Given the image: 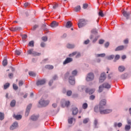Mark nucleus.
Here are the masks:
<instances>
[{
	"label": "nucleus",
	"instance_id": "obj_1",
	"mask_svg": "<svg viewBox=\"0 0 131 131\" xmlns=\"http://www.w3.org/2000/svg\"><path fill=\"white\" fill-rule=\"evenodd\" d=\"M77 75V71L75 70L72 72V76H70L69 78V83L72 85L75 84V79L74 78V76H76Z\"/></svg>",
	"mask_w": 131,
	"mask_h": 131
},
{
	"label": "nucleus",
	"instance_id": "obj_2",
	"mask_svg": "<svg viewBox=\"0 0 131 131\" xmlns=\"http://www.w3.org/2000/svg\"><path fill=\"white\" fill-rule=\"evenodd\" d=\"M99 112L100 114H108L112 112V110L111 109L104 110V107L100 106L99 107Z\"/></svg>",
	"mask_w": 131,
	"mask_h": 131
},
{
	"label": "nucleus",
	"instance_id": "obj_3",
	"mask_svg": "<svg viewBox=\"0 0 131 131\" xmlns=\"http://www.w3.org/2000/svg\"><path fill=\"white\" fill-rule=\"evenodd\" d=\"M28 55H32L33 57H36V56H40L41 54L40 53H38L37 52L33 51V49H29L27 51Z\"/></svg>",
	"mask_w": 131,
	"mask_h": 131
},
{
	"label": "nucleus",
	"instance_id": "obj_4",
	"mask_svg": "<svg viewBox=\"0 0 131 131\" xmlns=\"http://www.w3.org/2000/svg\"><path fill=\"white\" fill-rule=\"evenodd\" d=\"M39 105L42 106V107H46V106H48V105H49V104H50V101H49V100H47V101L40 100L39 102Z\"/></svg>",
	"mask_w": 131,
	"mask_h": 131
},
{
	"label": "nucleus",
	"instance_id": "obj_5",
	"mask_svg": "<svg viewBox=\"0 0 131 131\" xmlns=\"http://www.w3.org/2000/svg\"><path fill=\"white\" fill-rule=\"evenodd\" d=\"M86 25V23L85 20L80 19L79 20V23L78 24V26L79 28H81V27H83L85 25Z\"/></svg>",
	"mask_w": 131,
	"mask_h": 131
},
{
	"label": "nucleus",
	"instance_id": "obj_6",
	"mask_svg": "<svg viewBox=\"0 0 131 131\" xmlns=\"http://www.w3.org/2000/svg\"><path fill=\"white\" fill-rule=\"evenodd\" d=\"M94 74L90 73L89 74H88L86 78V80L87 81H92V80H93V79H94Z\"/></svg>",
	"mask_w": 131,
	"mask_h": 131
},
{
	"label": "nucleus",
	"instance_id": "obj_7",
	"mask_svg": "<svg viewBox=\"0 0 131 131\" xmlns=\"http://www.w3.org/2000/svg\"><path fill=\"white\" fill-rule=\"evenodd\" d=\"M105 79H106V74H105V73H102L101 74L99 78V82L102 83V82H103Z\"/></svg>",
	"mask_w": 131,
	"mask_h": 131
},
{
	"label": "nucleus",
	"instance_id": "obj_8",
	"mask_svg": "<svg viewBox=\"0 0 131 131\" xmlns=\"http://www.w3.org/2000/svg\"><path fill=\"white\" fill-rule=\"evenodd\" d=\"M95 91H96L95 89H92L90 90L89 89V88H86L85 89V93L89 94V95H93V94H94Z\"/></svg>",
	"mask_w": 131,
	"mask_h": 131
},
{
	"label": "nucleus",
	"instance_id": "obj_9",
	"mask_svg": "<svg viewBox=\"0 0 131 131\" xmlns=\"http://www.w3.org/2000/svg\"><path fill=\"white\" fill-rule=\"evenodd\" d=\"M46 83V80L45 79H41V80H38L36 84L37 85H43Z\"/></svg>",
	"mask_w": 131,
	"mask_h": 131
},
{
	"label": "nucleus",
	"instance_id": "obj_10",
	"mask_svg": "<svg viewBox=\"0 0 131 131\" xmlns=\"http://www.w3.org/2000/svg\"><path fill=\"white\" fill-rule=\"evenodd\" d=\"M72 61H73V59L72 58L68 57L63 61V65H66V64H68V63H70Z\"/></svg>",
	"mask_w": 131,
	"mask_h": 131
},
{
	"label": "nucleus",
	"instance_id": "obj_11",
	"mask_svg": "<svg viewBox=\"0 0 131 131\" xmlns=\"http://www.w3.org/2000/svg\"><path fill=\"white\" fill-rule=\"evenodd\" d=\"M32 106V105L31 104L28 105L26 109V113H25L26 116H28V115H29V112H30V109H31Z\"/></svg>",
	"mask_w": 131,
	"mask_h": 131
},
{
	"label": "nucleus",
	"instance_id": "obj_12",
	"mask_svg": "<svg viewBox=\"0 0 131 131\" xmlns=\"http://www.w3.org/2000/svg\"><path fill=\"white\" fill-rule=\"evenodd\" d=\"M130 12H127L125 11L123 12V15L124 17H125L126 19H128V17H129V15H130Z\"/></svg>",
	"mask_w": 131,
	"mask_h": 131
},
{
	"label": "nucleus",
	"instance_id": "obj_13",
	"mask_svg": "<svg viewBox=\"0 0 131 131\" xmlns=\"http://www.w3.org/2000/svg\"><path fill=\"white\" fill-rule=\"evenodd\" d=\"M106 100L103 99V100H101L100 102L99 108H100V107H104L103 106H105V105H106Z\"/></svg>",
	"mask_w": 131,
	"mask_h": 131
},
{
	"label": "nucleus",
	"instance_id": "obj_14",
	"mask_svg": "<svg viewBox=\"0 0 131 131\" xmlns=\"http://www.w3.org/2000/svg\"><path fill=\"white\" fill-rule=\"evenodd\" d=\"M18 126V123L17 122H15L13 123L12 125L10 127V129L13 130L15 129L16 127Z\"/></svg>",
	"mask_w": 131,
	"mask_h": 131
},
{
	"label": "nucleus",
	"instance_id": "obj_15",
	"mask_svg": "<svg viewBox=\"0 0 131 131\" xmlns=\"http://www.w3.org/2000/svg\"><path fill=\"white\" fill-rule=\"evenodd\" d=\"M80 10H81L80 5H78L74 8V12H80Z\"/></svg>",
	"mask_w": 131,
	"mask_h": 131
},
{
	"label": "nucleus",
	"instance_id": "obj_16",
	"mask_svg": "<svg viewBox=\"0 0 131 131\" xmlns=\"http://www.w3.org/2000/svg\"><path fill=\"white\" fill-rule=\"evenodd\" d=\"M103 88H105V89H110L111 88V85L108 83H104L102 84Z\"/></svg>",
	"mask_w": 131,
	"mask_h": 131
},
{
	"label": "nucleus",
	"instance_id": "obj_17",
	"mask_svg": "<svg viewBox=\"0 0 131 131\" xmlns=\"http://www.w3.org/2000/svg\"><path fill=\"white\" fill-rule=\"evenodd\" d=\"M58 23H57V21H53L51 24V27L54 28V27H57V26H58Z\"/></svg>",
	"mask_w": 131,
	"mask_h": 131
},
{
	"label": "nucleus",
	"instance_id": "obj_18",
	"mask_svg": "<svg viewBox=\"0 0 131 131\" xmlns=\"http://www.w3.org/2000/svg\"><path fill=\"white\" fill-rule=\"evenodd\" d=\"M38 116H32L31 117V120H33V121H35L36 120H37V119H38Z\"/></svg>",
	"mask_w": 131,
	"mask_h": 131
},
{
	"label": "nucleus",
	"instance_id": "obj_19",
	"mask_svg": "<svg viewBox=\"0 0 131 131\" xmlns=\"http://www.w3.org/2000/svg\"><path fill=\"white\" fill-rule=\"evenodd\" d=\"M114 126L115 127H117V126H118V127H121L122 126V123H118L117 124V123L115 122L114 124Z\"/></svg>",
	"mask_w": 131,
	"mask_h": 131
},
{
	"label": "nucleus",
	"instance_id": "obj_20",
	"mask_svg": "<svg viewBox=\"0 0 131 131\" xmlns=\"http://www.w3.org/2000/svg\"><path fill=\"white\" fill-rule=\"evenodd\" d=\"M78 113V108H74L73 110V115H76Z\"/></svg>",
	"mask_w": 131,
	"mask_h": 131
},
{
	"label": "nucleus",
	"instance_id": "obj_21",
	"mask_svg": "<svg viewBox=\"0 0 131 131\" xmlns=\"http://www.w3.org/2000/svg\"><path fill=\"white\" fill-rule=\"evenodd\" d=\"M66 27H67V28H70V27H72V23H71V21H68Z\"/></svg>",
	"mask_w": 131,
	"mask_h": 131
},
{
	"label": "nucleus",
	"instance_id": "obj_22",
	"mask_svg": "<svg viewBox=\"0 0 131 131\" xmlns=\"http://www.w3.org/2000/svg\"><path fill=\"white\" fill-rule=\"evenodd\" d=\"M14 117L17 120H20V119L22 118V116H21V115H14Z\"/></svg>",
	"mask_w": 131,
	"mask_h": 131
},
{
	"label": "nucleus",
	"instance_id": "obj_23",
	"mask_svg": "<svg viewBox=\"0 0 131 131\" xmlns=\"http://www.w3.org/2000/svg\"><path fill=\"white\" fill-rule=\"evenodd\" d=\"M45 68L46 69L52 70V69H54V66L52 65L48 64L45 66Z\"/></svg>",
	"mask_w": 131,
	"mask_h": 131
},
{
	"label": "nucleus",
	"instance_id": "obj_24",
	"mask_svg": "<svg viewBox=\"0 0 131 131\" xmlns=\"http://www.w3.org/2000/svg\"><path fill=\"white\" fill-rule=\"evenodd\" d=\"M73 120H74V121H75V119H74L73 118H70L68 119V123L69 124H72V123H73Z\"/></svg>",
	"mask_w": 131,
	"mask_h": 131
},
{
	"label": "nucleus",
	"instance_id": "obj_25",
	"mask_svg": "<svg viewBox=\"0 0 131 131\" xmlns=\"http://www.w3.org/2000/svg\"><path fill=\"white\" fill-rule=\"evenodd\" d=\"M118 70L120 72H123V71L125 70V68L123 66H120L118 68Z\"/></svg>",
	"mask_w": 131,
	"mask_h": 131
},
{
	"label": "nucleus",
	"instance_id": "obj_26",
	"mask_svg": "<svg viewBox=\"0 0 131 131\" xmlns=\"http://www.w3.org/2000/svg\"><path fill=\"white\" fill-rule=\"evenodd\" d=\"M123 49H124V47L123 46H120L118 47L115 51H122V50H123Z\"/></svg>",
	"mask_w": 131,
	"mask_h": 131
},
{
	"label": "nucleus",
	"instance_id": "obj_27",
	"mask_svg": "<svg viewBox=\"0 0 131 131\" xmlns=\"http://www.w3.org/2000/svg\"><path fill=\"white\" fill-rule=\"evenodd\" d=\"M15 105H16V100H13L10 103V106L11 107H15Z\"/></svg>",
	"mask_w": 131,
	"mask_h": 131
},
{
	"label": "nucleus",
	"instance_id": "obj_28",
	"mask_svg": "<svg viewBox=\"0 0 131 131\" xmlns=\"http://www.w3.org/2000/svg\"><path fill=\"white\" fill-rule=\"evenodd\" d=\"M10 87V83H6L4 85V90H7L8 88Z\"/></svg>",
	"mask_w": 131,
	"mask_h": 131
},
{
	"label": "nucleus",
	"instance_id": "obj_29",
	"mask_svg": "<svg viewBox=\"0 0 131 131\" xmlns=\"http://www.w3.org/2000/svg\"><path fill=\"white\" fill-rule=\"evenodd\" d=\"M29 75L30 76H33V77L36 76V74L33 72H29Z\"/></svg>",
	"mask_w": 131,
	"mask_h": 131
},
{
	"label": "nucleus",
	"instance_id": "obj_30",
	"mask_svg": "<svg viewBox=\"0 0 131 131\" xmlns=\"http://www.w3.org/2000/svg\"><path fill=\"white\" fill-rule=\"evenodd\" d=\"M28 46H29V47H34V41H30L29 42Z\"/></svg>",
	"mask_w": 131,
	"mask_h": 131
},
{
	"label": "nucleus",
	"instance_id": "obj_31",
	"mask_svg": "<svg viewBox=\"0 0 131 131\" xmlns=\"http://www.w3.org/2000/svg\"><path fill=\"white\" fill-rule=\"evenodd\" d=\"M5 118V114L3 113H0V120H4Z\"/></svg>",
	"mask_w": 131,
	"mask_h": 131
},
{
	"label": "nucleus",
	"instance_id": "obj_32",
	"mask_svg": "<svg viewBox=\"0 0 131 131\" xmlns=\"http://www.w3.org/2000/svg\"><path fill=\"white\" fill-rule=\"evenodd\" d=\"M122 79H125L127 78V74H124L121 76Z\"/></svg>",
	"mask_w": 131,
	"mask_h": 131
},
{
	"label": "nucleus",
	"instance_id": "obj_33",
	"mask_svg": "<svg viewBox=\"0 0 131 131\" xmlns=\"http://www.w3.org/2000/svg\"><path fill=\"white\" fill-rule=\"evenodd\" d=\"M3 66H7L8 65V60L7 59H4L3 61Z\"/></svg>",
	"mask_w": 131,
	"mask_h": 131
},
{
	"label": "nucleus",
	"instance_id": "obj_34",
	"mask_svg": "<svg viewBox=\"0 0 131 131\" xmlns=\"http://www.w3.org/2000/svg\"><path fill=\"white\" fill-rule=\"evenodd\" d=\"M98 15L100 17H104V16H105V14H104V13H103V11H102V10H100L99 11V12L98 13Z\"/></svg>",
	"mask_w": 131,
	"mask_h": 131
},
{
	"label": "nucleus",
	"instance_id": "obj_35",
	"mask_svg": "<svg viewBox=\"0 0 131 131\" xmlns=\"http://www.w3.org/2000/svg\"><path fill=\"white\" fill-rule=\"evenodd\" d=\"M97 124H98V120L95 119L94 122V125L95 128H97L98 127V126H97Z\"/></svg>",
	"mask_w": 131,
	"mask_h": 131
},
{
	"label": "nucleus",
	"instance_id": "obj_36",
	"mask_svg": "<svg viewBox=\"0 0 131 131\" xmlns=\"http://www.w3.org/2000/svg\"><path fill=\"white\" fill-rule=\"evenodd\" d=\"M90 120V119L89 118H85L83 120V123H84V124L88 123V122H89Z\"/></svg>",
	"mask_w": 131,
	"mask_h": 131
},
{
	"label": "nucleus",
	"instance_id": "obj_37",
	"mask_svg": "<svg viewBox=\"0 0 131 131\" xmlns=\"http://www.w3.org/2000/svg\"><path fill=\"white\" fill-rule=\"evenodd\" d=\"M105 56H106L105 53L99 54L97 55V57H101V58L105 57Z\"/></svg>",
	"mask_w": 131,
	"mask_h": 131
},
{
	"label": "nucleus",
	"instance_id": "obj_38",
	"mask_svg": "<svg viewBox=\"0 0 131 131\" xmlns=\"http://www.w3.org/2000/svg\"><path fill=\"white\" fill-rule=\"evenodd\" d=\"M82 8L84 9H88V8H89V4H83Z\"/></svg>",
	"mask_w": 131,
	"mask_h": 131
},
{
	"label": "nucleus",
	"instance_id": "obj_39",
	"mask_svg": "<svg viewBox=\"0 0 131 131\" xmlns=\"http://www.w3.org/2000/svg\"><path fill=\"white\" fill-rule=\"evenodd\" d=\"M94 111H95V112H96V113L99 112V111H100V108H99L98 106H95Z\"/></svg>",
	"mask_w": 131,
	"mask_h": 131
},
{
	"label": "nucleus",
	"instance_id": "obj_40",
	"mask_svg": "<svg viewBox=\"0 0 131 131\" xmlns=\"http://www.w3.org/2000/svg\"><path fill=\"white\" fill-rule=\"evenodd\" d=\"M88 103H83L82 105L83 109H86V108H88Z\"/></svg>",
	"mask_w": 131,
	"mask_h": 131
},
{
	"label": "nucleus",
	"instance_id": "obj_41",
	"mask_svg": "<svg viewBox=\"0 0 131 131\" xmlns=\"http://www.w3.org/2000/svg\"><path fill=\"white\" fill-rule=\"evenodd\" d=\"M129 129H130V126L128 125H126L125 126V130H129Z\"/></svg>",
	"mask_w": 131,
	"mask_h": 131
},
{
	"label": "nucleus",
	"instance_id": "obj_42",
	"mask_svg": "<svg viewBox=\"0 0 131 131\" xmlns=\"http://www.w3.org/2000/svg\"><path fill=\"white\" fill-rule=\"evenodd\" d=\"M77 54V52H73L72 54L69 55V57H73V56H75Z\"/></svg>",
	"mask_w": 131,
	"mask_h": 131
},
{
	"label": "nucleus",
	"instance_id": "obj_43",
	"mask_svg": "<svg viewBox=\"0 0 131 131\" xmlns=\"http://www.w3.org/2000/svg\"><path fill=\"white\" fill-rule=\"evenodd\" d=\"M67 48L68 49H73V48H74V45H71V44H68L67 45Z\"/></svg>",
	"mask_w": 131,
	"mask_h": 131
},
{
	"label": "nucleus",
	"instance_id": "obj_44",
	"mask_svg": "<svg viewBox=\"0 0 131 131\" xmlns=\"http://www.w3.org/2000/svg\"><path fill=\"white\" fill-rule=\"evenodd\" d=\"M15 31H20V30H22V28L20 27H15Z\"/></svg>",
	"mask_w": 131,
	"mask_h": 131
},
{
	"label": "nucleus",
	"instance_id": "obj_45",
	"mask_svg": "<svg viewBox=\"0 0 131 131\" xmlns=\"http://www.w3.org/2000/svg\"><path fill=\"white\" fill-rule=\"evenodd\" d=\"M13 90H15V91H17V90H18V86L16 84H13Z\"/></svg>",
	"mask_w": 131,
	"mask_h": 131
},
{
	"label": "nucleus",
	"instance_id": "obj_46",
	"mask_svg": "<svg viewBox=\"0 0 131 131\" xmlns=\"http://www.w3.org/2000/svg\"><path fill=\"white\" fill-rule=\"evenodd\" d=\"M67 96H68L69 97H70V96H71V95H72V91H68L67 92Z\"/></svg>",
	"mask_w": 131,
	"mask_h": 131
},
{
	"label": "nucleus",
	"instance_id": "obj_47",
	"mask_svg": "<svg viewBox=\"0 0 131 131\" xmlns=\"http://www.w3.org/2000/svg\"><path fill=\"white\" fill-rule=\"evenodd\" d=\"M15 53L16 54V55H17L18 56H20V55H21V51L19 50H16L15 52Z\"/></svg>",
	"mask_w": 131,
	"mask_h": 131
},
{
	"label": "nucleus",
	"instance_id": "obj_48",
	"mask_svg": "<svg viewBox=\"0 0 131 131\" xmlns=\"http://www.w3.org/2000/svg\"><path fill=\"white\" fill-rule=\"evenodd\" d=\"M41 39L42 40H43V41H47L48 40V37L47 36L42 37Z\"/></svg>",
	"mask_w": 131,
	"mask_h": 131
},
{
	"label": "nucleus",
	"instance_id": "obj_49",
	"mask_svg": "<svg viewBox=\"0 0 131 131\" xmlns=\"http://www.w3.org/2000/svg\"><path fill=\"white\" fill-rule=\"evenodd\" d=\"M114 58V55H110L107 57L108 60H112Z\"/></svg>",
	"mask_w": 131,
	"mask_h": 131
},
{
	"label": "nucleus",
	"instance_id": "obj_50",
	"mask_svg": "<svg viewBox=\"0 0 131 131\" xmlns=\"http://www.w3.org/2000/svg\"><path fill=\"white\" fill-rule=\"evenodd\" d=\"M58 7H59V5L57 3L55 4L53 6V9H54V10H55V9H56L57 8H58Z\"/></svg>",
	"mask_w": 131,
	"mask_h": 131
},
{
	"label": "nucleus",
	"instance_id": "obj_51",
	"mask_svg": "<svg viewBox=\"0 0 131 131\" xmlns=\"http://www.w3.org/2000/svg\"><path fill=\"white\" fill-rule=\"evenodd\" d=\"M102 92H103V88L102 87V86H99L98 92L102 93Z\"/></svg>",
	"mask_w": 131,
	"mask_h": 131
},
{
	"label": "nucleus",
	"instance_id": "obj_52",
	"mask_svg": "<svg viewBox=\"0 0 131 131\" xmlns=\"http://www.w3.org/2000/svg\"><path fill=\"white\" fill-rule=\"evenodd\" d=\"M95 98H96V96H95V95H92L90 96V99L92 100H95Z\"/></svg>",
	"mask_w": 131,
	"mask_h": 131
},
{
	"label": "nucleus",
	"instance_id": "obj_53",
	"mask_svg": "<svg viewBox=\"0 0 131 131\" xmlns=\"http://www.w3.org/2000/svg\"><path fill=\"white\" fill-rule=\"evenodd\" d=\"M85 86H81L79 87V90L80 91V92H82L83 91V89H84Z\"/></svg>",
	"mask_w": 131,
	"mask_h": 131
},
{
	"label": "nucleus",
	"instance_id": "obj_54",
	"mask_svg": "<svg viewBox=\"0 0 131 131\" xmlns=\"http://www.w3.org/2000/svg\"><path fill=\"white\" fill-rule=\"evenodd\" d=\"M18 85L19 86H22L23 85V81L20 80L18 82Z\"/></svg>",
	"mask_w": 131,
	"mask_h": 131
},
{
	"label": "nucleus",
	"instance_id": "obj_55",
	"mask_svg": "<svg viewBox=\"0 0 131 131\" xmlns=\"http://www.w3.org/2000/svg\"><path fill=\"white\" fill-rule=\"evenodd\" d=\"M65 105L66 106V107H68V106H69V105H70V102L69 101H66Z\"/></svg>",
	"mask_w": 131,
	"mask_h": 131
},
{
	"label": "nucleus",
	"instance_id": "obj_56",
	"mask_svg": "<svg viewBox=\"0 0 131 131\" xmlns=\"http://www.w3.org/2000/svg\"><path fill=\"white\" fill-rule=\"evenodd\" d=\"M30 5V4L28 3H26L24 4V6L25 7V8H27V7H28V6H29Z\"/></svg>",
	"mask_w": 131,
	"mask_h": 131
},
{
	"label": "nucleus",
	"instance_id": "obj_57",
	"mask_svg": "<svg viewBox=\"0 0 131 131\" xmlns=\"http://www.w3.org/2000/svg\"><path fill=\"white\" fill-rule=\"evenodd\" d=\"M9 30L11 31H12V32H14V31H15V27H12V28H9Z\"/></svg>",
	"mask_w": 131,
	"mask_h": 131
},
{
	"label": "nucleus",
	"instance_id": "obj_58",
	"mask_svg": "<svg viewBox=\"0 0 131 131\" xmlns=\"http://www.w3.org/2000/svg\"><path fill=\"white\" fill-rule=\"evenodd\" d=\"M21 37L23 39H26V38H27V35H23Z\"/></svg>",
	"mask_w": 131,
	"mask_h": 131
},
{
	"label": "nucleus",
	"instance_id": "obj_59",
	"mask_svg": "<svg viewBox=\"0 0 131 131\" xmlns=\"http://www.w3.org/2000/svg\"><path fill=\"white\" fill-rule=\"evenodd\" d=\"M104 40L100 39V40H99V43L100 45H102V43H104Z\"/></svg>",
	"mask_w": 131,
	"mask_h": 131
},
{
	"label": "nucleus",
	"instance_id": "obj_60",
	"mask_svg": "<svg viewBox=\"0 0 131 131\" xmlns=\"http://www.w3.org/2000/svg\"><path fill=\"white\" fill-rule=\"evenodd\" d=\"M84 45H88V43H90V40L88 39L84 42Z\"/></svg>",
	"mask_w": 131,
	"mask_h": 131
},
{
	"label": "nucleus",
	"instance_id": "obj_61",
	"mask_svg": "<svg viewBox=\"0 0 131 131\" xmlns=\"http://www.w3.org/2000/svg\"><path fill=\"white\" fill-rule=\"evenodd\" d=\"M13 73H10L8 74V77H9V78H12V77H13Z\"/></svg>",
	"mask_w": 131,
	"mask_h": 131
},
{
	"label": "nucleus",
	"instance_id": "obj_62",
	"mask_svg": "<svg viewBox=\"0 0 131 131\" xmlns=\"http://www.w3.org/2000/svg\"><path fill=\"white\" fill-rule=\"evenodd\" d=\"M40 47H41V48H45V47H46V43L44 42H41L40 44Z\"/></svg>",
	"mask_w": 131,
	"mask_h": 131
},
{
	"label": "nucleus",
	"instance_id": "obj_63",
	"mask_svg": "<svg viewBox=\"0 0 131 131\" xmlns=\"http://www.w3.org/2000/svg\"><path fill=\"white\" fill-rule=\"evenodd\" d=\"M119 58H120V56L119 55H117L115 56V60H119Z\"/></svg>",
	"mask_w": 131,
	"mask_h": 131
},
{
	"label": "nucleus",
	"instance_id": "obj_64",
	"mask_svg": "<svg viewBox=\"0 0 131 131\" xmlns=\"http://www.w3.org/2000/svg\"><path fill=\"white\" fill-rule=\"evenodd\" d=\"M46 27H47V25H46L45 24H43L42 26V28L43 29H44V30H45L46 29Z\"/></svg>",
	"mask_w": 131,
	"mask_h": 131
}]
</instances>
